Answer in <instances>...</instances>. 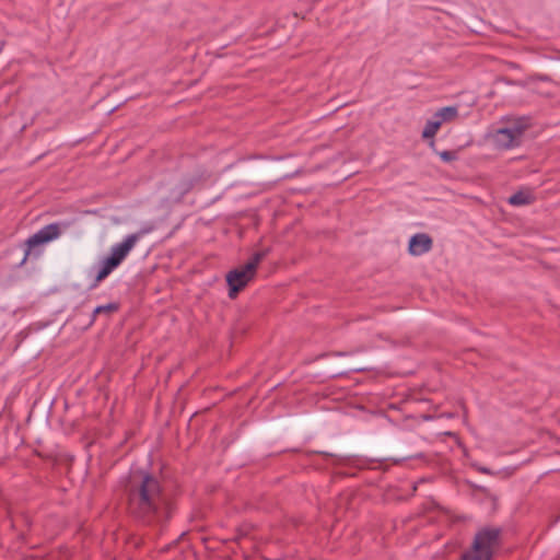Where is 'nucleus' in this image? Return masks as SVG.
Here are the masks:
<instances>
[{
    "instance_id": "f257e3e1",
    "label": "nucleus",
    "mask_w": 560,
    "mask_h": 560,
    "mask_svg": "<svg viewBox=\"0 0 560 560\" xmlns=\"http://www.w3.org/2000/svg\"><path fill=\"white\" fill-rule=\"evenodd\" d=\"M129 512L147 523L162 517H168V508L161 492V486L156 478L148 474H141L132 478L128 494Z\"/></svg>"
},
{
    "instance_id": "f03ea898",
    "label": "nucleus",
    "mask_w": 560,
    "mask_h": 560,
    "mask_svg": "<svg viewBox=\"0 0 560 560\" xmlns=\"http://www.w3.org/2000/svg\"><path fill=\"white\" fill-rule=\"evenodd\" d=\"M528 127L525 118L506 119L503 126L488 132L486 139L499 150L513 149L521 144Z\"/></svg>"
},
{
    "instance_id": "7ed1b4c3",
    "label": "nucleus",
    "mask_w": 560,
    "mask_h": 560,
    "mask_svg": "<svg viewBox=\"0 0 560 560\" xmlns=\"http://www.w3.org/2000/svg\"><path fill=\"white\" fill-rule=\"evenodd\" d=\"M269 248L256 253L249 261L240 268L231 270L226 275V282L230 287L229 296L235 299L256 275L259 262L268 255Z\"/></svg>"
},
{
    "instance_id": "20e7f679",
    "label": "nucleus",
    "mask_w": 560,
    "mask_h": 560,
    "mask_svg": "<svg viewBox=\"0 0 560 560\" xmlns=\"http://www.w3.org/2000/svg\"><path fill=\"white\" fill-rule=\"evenodd\" d=\"M500 530L497 528H483L474 539L471 549L465 552L462 560H491L493 551L499 542Z\"/></svg>"
},
{
    "instance_id": "39448f33",
    "label": "nucleus",
    "mask_w": 560,
    "mask_h": 560,
    "mask_svg": "<svg viewBox=\"0 0 560 560\" xmlns=\"http://www.w3.org/2000/svg\"><path fill=\"white\" fill-rule=\"evenodd\" d=\"M69 225L70 223L68 222L51 223L44 226L34 235L28 237L25 242L26 249L23 261H25L32 255L35 248L57 240L61 235L62 230L69 228Z\"/></svg>"
},
{
    "instance_id": "423d86ee",
    "label": "nucleus",
    "mask_w": 560,
    "mask_h": 560,
    "mask_svg": "<svg viewBox=\"0 0 560 560\" xmlns=\"http://www.w3.org/2000/svg\"><path fill=\"white\" fill-rule=\"evenodd\" d=\"M148 231H142L128 235L121 243L112 247L110 254L121 264L131 249L136 246L140 237Z\"/></svg>"
},
{
    "instance_id": "0eeeda50",
    "label": "nucleus",
    "mask_w": 560,
    "mask_h": 560,
    "mask_svg": "<svg viewBox=\"0 0 560 560\" xmlns=\"http://www.w3.org/2000/svg\"><path fill=\"white\" fill-rule=\"evenodd\" d=\"M432 248V238L424 233L413 235L409 241L408 250L412 256H420Z\"/></svg>"
},
{
    "instance_id": "6e6552de",
    "label": "nucleus",
    "mask_w": 560,
    "mask_h": 560,
    "mask_svg": "<svg viewBox=\"0 0 560 560\" xmlns=\"http://www.w3.org/2000/svg\"><path fill=\"white\" fill-rule=\"evenodd\" d=\"M119 265L120 262L112 254H109V256L106 257L101 264V267L95 277L94 287L97 285V283H100L101 281H103L106 277H108L110 272Z\"/></svg>"
},
{
    "instance_id": "1a4fd4ad",
    "label": "nucleus",
    "mask_w": 560,
    "mask_h": 560,
    "mask_svg": "<svg viewBox=\"0 0 560 560\" xmlns=\"http://www.w3.org/2000/svg\"><path fill=\"white\" fill-rule=\"evenodd\" d=\"M434 115L442 125L453 122L458 117V108L456 106H446L440 108Z\"/></svg>"
},
{
    "instance_id": "9d476101",
    "label": "nucleus",
    "mask_w": 560,
    "mask_h": 560,
    "mask_svg": "<svg viewBox=\"0 0 560 560\" xmlns=\"http://www.w3.org/2000/svg\"><path fill=\"white\" fill-rule=\"evenodd\" d=\"M442 124L440 120L433 115L431 119H429L423 128L422 138L423 139H433Z\"/></svg>"
},
{
    "instance_id": "9b49d317",
    "label": "nucleus",
    "mask_w": 560,
    "mask_h": 560,
    "mask_svg": "<svg viewBox=\"0 0 560 560\" xmlns=\"http://www.w3.org/2000/svg\"><path fill=\"white\" fill-rule=\"evenodd\" d=\"M534 200L529 192L518 191L509 198V202L513 206L528 205Z\"/></svg>"
},
{
    "instance_id": "f8f14e48",
    "label": "nucleus",
    "mask_w": 560,
    "mask_h": 560,
    "mask_svg": "<svg viewBox=\"0 0 560 560\" xmlns=\"http://www.w3.org/2000/svg\"><path fill=\"white\" fill-rule=\"evenodd\" d=\"M118 310V305L115 303H109L106 305L97 306L93 312V317L98 314H112Z\"/></svg>"
},
{
    "instance_id": "ddd939ff",
    "label": "nucleus",
    "mask_w": 560,
    "mask_h": 560,
    "mask_svg": "<svg viewBox=\"0 0 560 560\" xmlns=\"http://www.w3.org/2000/svg\"><path fill=\"white\" fill-rule=\"evenodd\" d=\"M439 155L444 162H452L457 159V153L455 151H442Z\"/></svg>"
},
{
    "instance_id": "4468645a",
    "label": "nucleus",
    "mask_w": 560,
    "mask_h": 560,
    "mask_svg": "<svg viewBox=\"0 0 560 560\" xmlns=\"http://www.w3.org/2000/svg\"><path fill=\"white\" fill-rule=\"evenodd\" d=\"M479 470L483 474H489V470L487 468H480Z\"/></svg>"
}]
</instances>
